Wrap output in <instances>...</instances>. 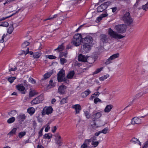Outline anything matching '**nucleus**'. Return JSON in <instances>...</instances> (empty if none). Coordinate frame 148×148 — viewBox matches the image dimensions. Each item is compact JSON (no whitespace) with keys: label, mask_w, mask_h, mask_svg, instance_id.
Wrapping results in <instances>:
<instances>
[{"label":"nucleus","mask_w":148,"mask_h":148,"mask_svg":"<svg viewBox=\"0 0 148 148\" xmlns=\"http://www.w3.org/2000/svg\"><path fill=\"white\" fill-rule=\"evenodd\" d=\"M55 143L59 146H60L62 144V140H61V138H55Z\"/></svg>","instance_id":"obj_23"},{"label":"nucleus","mask_w":148,"mask_h":148,"mask_svg":"<svg viewBox=\"0 0 148 148\" xmlns=\"http://www.w3.org/2000/svg\"><path fill=\"white\" fill-rule=\"evenodd\" d=\"M131 142L134 144H138L140 145H141L140 142L139 141V140L136 138L134 137L131 140Z\"/></svg>","instance_id":"obj_26"},{"label":"nucleus","mask_w":148,"mask_h":148,"mask_svg":"<svg viewBox=\"0 0 148 148\" xmlns=\"http://www.w3.org/2000/svg\"><path fill=\"white\" fill-rule=\"evenodd\" d=\"M101 101L97 97L95 98L94 99V103L97 104L98 102H101Z\"/></svg>","instance_id":"obj_53"},{"label":"nucleus","mask_w":148,"mask_h":148,"mask_svg":"<svg viewBox=\"0 0 148 148\" xmlns=\"http://www.w3.org/2000/svg\"><path fill=\"white\" fill-rule=\"evenodd\" d=\"M29 42L27 41H25L22 45V47L23 48H25L29 45Z\"/></svg>","instance_id":"obj_44"},{"label":"nucleus","mask_w":148,"mask_h":148,"mask_svg":"<svg viewBox=\"0 0 148 148\" xmlns=\"http://www.w3.org/2000/svg\"><path fill=\"white\" fill-rule=\"evenodd\" d=\"M15 120V118L12 117L8 119L7 120V123H8L10 124L14 122Z\"/></svg>","instance_id":"obj_37"},{"label":"nucleus","mask_w":148,"mask_h":148,"mask_svg":"<svg viewBox=\"0 0 148 148\" xmlns=\"http://www.w3.org/2000/svg\"><path fill=\"white\" fill-rule=\"evenodd\" d=\"M120 19L123 21L125 23L128 25L132 24L133 21L129 12H126L121 17Z\"/></svg>","instance_id":"obj_1"},{"label":"nucleus","mask_w":148,"mask_h":148,"mask_svg":"<svg viewBox=\"0 0 148 148\" xmlns=\"http://www.w3.org/2000/svg\"><path fill=\"white\" fill-rule=\"evenodd\" d=\"M119 53H117L112 55L110 57L111 58V59H112V60L116 58H118L119 57Z\"/></svg>","instance_id":"obj_34"},{"label":"nucleus","mask_w":148,"mask_h":148,"mask_svg":"<svg viewBox=\"0 0 148 148\" xmlns=\"http://www.w3.org/2000/svg\"><path fill=\"white\" fill-rule=\"evenodd\" d=\"M140 119L138 118L135 117L133 118L131 121L132 124L134 125L135 124H139L141 123Z\"/></svg>","instance_id":"obj_16"},{"label":"nucleus","mask_w":148,"mask_h":148,"mask_svg":"<svg viewBox=\"0 0 148 148\" xmlns=\"http://www.w3.org/2000/svg\"><path fill=\"white\" fill-rule=\"evenodd\" d=\"M127 26L125 25H119L115 26V28L118 33H123L125 32Z\"/></svg>","instance_id":"obj_4"},{"label":"nucleus","mask_w":148,"mask_h":148,"mask_svg":"<svg viewBox=\"0 0 148 148\" xmlns=\"http://www.w3.org/2000/svg\"><path fill=\"white\" fill-rule=\"evenodd\" d=\"M60 63L62 65H63L67 62V60L64 58H61L60 60Z\"/></svg>","instance_id":"obj_43"},{"label":"nucleus","mask_w":148,"mask_h":148,"mask_svg":"<svg viewBox=\"0 0 148 148\" xmlns=\"http://www.w3.org/2000/svg\"><path fill=\"white\" fill-rule=\"evenodd\" d=\"M63 44L59 45L58 47L54 49L55 51L58 50V52H59L61 51H62L63 49Z\"/></svg>","instance_id":"obj_35"},{"label":"nucleus","mask_w":148,"mask_h":148,"mask_svg":"<svg viewBox=\"0 0 148 148\" xmlns=\"http://www.w3.org/2000/svg\"><path fill=\"white\" fill-rule=\"evenodd\" d=\"M41 53L40 51L36 52L34 53L33 57L34 58H39L41 55Z\"/></svg>","instance_id":"obj_30"},{"label":"nucleus","mask_w":148,"mask_h":148,"mask_svg":"<svg viewBox=\"0 0 148 148\" xmlns=\"http://www.w3.org/2000/svg\"><path fill=\"white\" fill-rule=\"evenodd\" d=\"M66 88V86L62 85L58 88V92L61 94H65V90Z\"/></svg>","instance_id":"obj_12"},{"label":"nucleus","mask_w":148,"mask_h":148,"mask_svg":"<svg viewBox=\"0 0 148 148\" xmlns=\"http://www.w3.org/2000/svg\"><path fill=\"white\" fill-rule=\"evenodd\" d=\"M91 92L89 89H87L86 91L82 93L81 96L83 97H85L88 95Z\"/></svg>","instance_id":"obj_21"},{"label":"nucleus","mask_w":148,"mask_h":148,"mask_svg":"<svg viewBox=\"0 0 148 148\" xmlns=\"http://www.w3.org/2000/svg\"><path fill=\"white\" fill-rule=\"evenodd\" d=\"M52 72H47L44 75V78L43 79H46L50 77V76L52 75Z\"/></svg>","instance_id":"obj_27"},{"label":"nucleus","mask_w":148,"mask_h":148,"mask_svg":"<svg viewBox=\"0 0 148 148\" xmlns=\"http://www.w3.org/2000/svg\"><path fill=\"white\" fill-rule=\"evenodd\" d=\"M142 9L145 11H147L148 9V2L142 6Z\"/></svg>","instance_id":"obj_47"},{"label":"nucleus","mask_w":148,"mask_h":148,"mask_svg":"<svg viewBox=\"0 0 148 148\" xmlns=\"http://www.w3.org/2000/svg\"><path fill=\"white\" fill-rule=\"evenodd\" d=\"M83 36H82L80 34H75L73 36V39L71 43L75 46H79L82 42Z\"/></svg>","instance_id":"obj_2"},{"label":"nucleus","mask_w":148,"mask_h":148,"mask_svg":"<svg viewBox=\"0 0 148 148\" xmlns=\"http://www.w3.org/2000/svg\"><path fill=\"white\" fill-rule=\"evenodd\" d=\"M102 18V17H101V16H100L98 17L97 18V19H96V22H97V23L99 22L101 20Z\"/></svg>","instance_id":"obj_63"},{"label":"nucleus","mask_w":148,"mask_h":148,"mask_svg":"<svg viewBox=\"0 0 148 148\" xmlns=\"http://www.w3.org/2000/svg\"><path fill=\"white\" fill-rule=\"evenodd\" d=\"M99 144V142L98 141H92V145L94 147L97 146Z\"/></svg>","instance_id":"obj_49"},{"label":"nucleus","mask_w":148,"mask_h":148,"mask_svg":"<svg viewBox=\"0 0 148 148\" xmlns=\"http://www.w3.org/2000/svg\"><path fill=\"white\" fill-rule=\"evenodd\" d=\"M26 134V132H20L18 133V136L20 138H21L24 136Z\"/></svg>","instance_id":"obj_40"},{"label":"nucleus","mask_w":148,"mask_h":148,"mask_svg":"<svg viewBox=\"0 0 148 148\" xmlns=\"http://www.w3.org/2000/svg\"><path fill=\"white\" fill-rule=\"evenodd\" d=\"M143 94H144L143 92H140L138 94H137L136 95V97H141L142 96Z\"/></svg>","instance_id":"obj_56"},{"label":"nucleus","mask_w":148,"mask_h":148,"mask_svg":"<svg viewBox=\"0 0 148 148\" xmlns=\"http://www.w3.org/2000/svg\"><path fill=\"white\" fill-rule=\"evenodd\" d=\"M92 38L90 36H87L85 37H83L82 42L84 44H92Z\"/></svg>","instance_id":"obj_8"},{"label":"nucleus","mask_w":148,"mask_h":148,"mask_svg":"<svg viewBox=\"0 0 148 148\" xmlns=\"http://www.w3.org/2000/svg\"><path fill=\"white\" fill-rule=\"evenodd\" d=\"M109 77V75L108 74H107L103 76L100 77L99 78V79L100 81H103L104 79H107V78Z\"/></svg>","instance_id":"obj_38"},{"label":"nucleus","mask_w":148,"mask_h":148,"mask_svg":"<svg viewBox=\"0 0 148 148\" xmlns=\"http://www.w3.org/2000/svg\"><path fill=\"white\" fill-rule=\"evenodd\" d=\"M35 110L33 107H30L27 110V112L30 115H32L35 112Z\"/></svg>","instance_id":"obj_25"},{"label":"nucleus","mask_w":148,"mask_h":148,"mask_svg":"<svg viewBox=\"0 0 148 148\" xmlns=\"http://www.w3.org/2000/svg\"><path fill=\"white\" fill-rule=\"evenodd\" d=\"M52 137V134H45L43 136V138L45 139H49Z\"/></svg>","instance_id":"obj_36"},{"label":"nucleus","mask_w":148,"mask_h":148,"mask_svg":"<svg viewBox=\"0 0 148 148\" xmlns=\"http://www.w3.org/2000/svg\"><path fill=\"white\" fill-rule=\"evenodd\" d=\"M16 88L21 93L25 94L26 93L25 88L21 84H18L16 86Z\"/></svg>","instance_id":"obj_9"},{"label":"nucleus","mask_w":148,"mask_h":148,"mask_svg":"<svg viewBox=\"0 0 148 148\" xmlns=\"http://www.w3.org/2000/svg\"><path fill=\"white\" fill-rule=\"evenodd\" d=\"M91 46V44H84L83 49L85 52H88L90 50Z\"/></svg>","instance_id":"obj_14"},{"label":"nucleus","mask_w":148,"mask_h":148,"mask_svg":"<svg viewBox=\"0 0 148 148\" xmlns=\"http://www.w3.org/2000/svg\"><path fill=\"white\" fill-rule=\"evenodd\" d=\"M101 133L104 134H106L109 132L108 128V127L105 128L104 129L101 131H100Z\"/></svg>","instance_id":"obj_48"},{"label":"nucleus","mask_w":148,"mask_h":148,"mask_svg":"<svg viewBox=\"0 0 148 148\" xmlns=\"http://www.w3.org/2000/svg\"><path fill=\"white\" fill-rule=\"evenodd\" d=\"M75 74L74 71H69L66 76V77L68 79H71L73 78Z\"/></svg>","instance_id":"obj_20"},{"label":"nucleus","mask_w":148,"mask_h":148,"mask_svg":"<svg viewBox=\"0 0 148 148\" xmlns=\"http://www.w3.org/2000/svg\"><path fill=\"white\" fill-rule=\"evenodd\" d=\"M36 45L38 47V50H40L42 48V47H41L42 45L40 42H38L36 44Z\"/></svg>","instance_id":"obj_55"},{"label":"nucleus","mask_w":148,"mask_h":148,"mask_svg":"<svg viewBox=\"0 0 148 148\" xmlns=\"http://www.w3.org/2000/svg\"><path fill=\"white\" fill-rule=\"evenodd\" d=\"M101 41L103 43H106L108 42L109 37L105 34H101L100 36Z\"/></svg>","instance_id":"obj_13"},{"label":"nucleus","mask_w":148,"mask_h":148,"mask_svg":"<svg viewBox=\"0 0 148 148\" xmlns=\"http://www.w3.org/2000/svg\"><path fill=\"white\" fill-rule=\"evenodd\" d=\"M109 5V3L106 2L99 6L97 8V11L98 12H101L105 10Z\"/></svg>","instance_id":"obj_7"},{"label":"nucleus","mask_w":148,"mask_h":148,"mask_svg":"<svg viewBox=\"0 0 148 148\" xmlns=\"http://www.w3.org/2000/svg\"><path fill=\"white\" fill-rule=\"evenodd\" d=\"M29 81L33 84H35L36 83V81L32 77H30L29 79Z\"/></svg>","instance_id":"obj_52"},{"label":"nucleus","mask_w":148,"mask_h":148,"mask_svg":"<svg viewBox=\"0 0 148 148\" xmlns=\"http://www.w3.org/2000/svg\"><path fill=\"white\" fill-rule=\"evenodd\" d=\"M101 115V114L100 112H97L92 115V118L94 119V120H95L99 118Z\"/></svg>","instance_id":"obj_18"},{"label":"nucleus","mask_w":148,"mask_h":148,"mask_svg":"<svg viewBox=\"0 0 148 148\" xmlns=\"http://www.w3.org/2000/svg\"><path fill=\"white\" fill-rule=\"evenodd\" d=\"M58 81L64 78L65 76L64 71L62 69L58 73L57 75Z\"/></svg>","instance_id":"obj_11"},{"label":"nucleus","mask_w":148,"mask_h":148,"mask_svg":"<svg viewBox=\"0 0 148 148\" xmlns=\"http://www.w3.org/2000/svg\"><path fill=\"white\" fill-rule=\"evenodd\" d=\"M108 34L110 37L117 39H120L125 37V36H123L121 34H118L116 32L114 31L110 28L108 29Z\"/></svg>","instance_id":"obj_3"},{"label":"nucleus","mask_w":148,"mask_h":148,"mask_svg":"<svg viewBox=\"0 0 148 148\" xmlns=\"http://www.w3.org/2000/svg\"><path fill=\"white\" fill-rule=\"evenodd\" d=\"M23 52L24 53V54H25V55H26L28 53H29V54L31 55H32L34 54V53L32 51H29V48H27V50L26 51V53L25 52V51H23Z\"/></svg>","instance_id":"obj_45"},{"label":"nucleus","mask_w":148,"mask_h":148,"mask_svg":"<svg viewBox=\"0 0 148 148\" xmlns=\"http://www.w3.org/2000/svg\"><path fill=\"white\" fill-rule=\"evenodd\" d=\"M112 60L111 59V58L110 57L108 59L106 60L104 63L106 65H107L112 63Z\"/></svg>","instance_id":"obj_39"},{"label":"nucleus","mask_w":148,"mask_h":148,"mask_svg":"<svg viewBox=\"0 0 148 148\" xmlns=\"http://www.w3.org/2000/svg\"><path fill=\"white\" fill-rule=\"evenodd\" d=\"M16 78V77H11L8 78V80L10 83H12L14 81Z\"/></svg>","instance_id":"obj_42"},{"label":"nucleus","mask_w":148,"mask_h":148,"mask_svg":"<svg viewBox=\"0 0 148 148\" xmlns=\"http://www.w3.org/2000/svg\"><path fill=\"white\" fill-rule=\"evenodd\" d=\"M95 61L94 58L92 57H87L86 62L89 64L93 63Z\"/></svg>","instance_id":"obj_24"},{"label":"nucleus","mask_w":148,"mask_h":148,"mask_svg":"<svg viewBox=\"0 0 148 148\" xmlns=\"http://www.w3.org/2000/svg\"><path fill=\"white\" fill-rule=\"evenodd\" d=\"M87 57V56L82 54H80L78 56V61L82 62H86Z\"/></svg>","instance_id":"obj_15"},{"label":"nucleus","mask_w":148,"mask_h":148,"mask_svg":"<svg viewBox=\"0 0 148 148\" xmlns=\"http://www.w3.org/2000/svg\"><path fill=\"white\" fill-rule=\"evenodd\" d=\"M49 59H55L56 58V57L53 55H50L48 56V57Z\"/></svg>","instance_id":"obj_62"},{"label":"nucleus","mask_w":148,"mask_h":148,"mask_svg":"<svg viewBox=\"0 0 148 148\" xmlns=\"http://www.w3.org/2000/svg\"><path fill=\"white\" fill-rule=\"evenodd\" d=\"M140 1V0H136V1L135 4L134 5V8H136L137 6L138 5Z\"/></svg>","instance_id":"obj_57"},{"label":"nucleus","mask_w":148,"mask_h":148,"mask_svg":"<svg viewBox=\"0 0 148 148\" xmlns=\"http://www.w3.org/2000/svg\"><path fill=\"white\" fill-rule=\"evenodd\" d=\"M84 114L86 118L87 119H89L90 117L89 112L88 111L84 112Z\"/></svg>","instance_id":"obj_51"},{"label":"nucleus","mask_w":148,"mask_h":148,"mask_svg":"<svg viewBox=\"0 0 148 148\" xmlns=\"http://www.w3.org/2000/svg\"><path fill=\"white\" fill-rule=\"evenodd\" d=\"M9 25L8 23L6 21H5L2 23L1 24H0V26H3L5 27H7Z\"/></svg>","instance_id":"obj_46"},{"label":"nucleus","mask_w":148,"mask_h":148,"mask_svg":"<svg viewBox=\"0 0 148 148\" xmlns=\"http://www.w3.org/2000/svg\"><path fill=\"white\" fill-rule=\"evenodd\" d=\"M37 126V123L35 121H33V127L35 129Z\"/></svg>","instance_id":"obj_64"},{"label":"nucleus","mask_w":148,"mask_h":148,"mask_svg":"<svg viewBox=\"0 0 148 148\" xmlns=\"http://www.w3.org/2000/svg\"><path fill=\"white\" fill-rule=\"evenodd\" d=\"M14 29L13 25H11L7 30V32L9 34H11Z\"/></svg>","instance_id":"obj_32"},{"label":"nucleus","mask_w":148,"mask_h":148,"mask_svg":"<svg viewBox=\"0 0 148 148\" xmlns=\"http://www.w3.org/2000/svg\"><path fill=\"white\" fill-rule=\"evenodd\" d=\"M68 54V53L66 51L65 52H60V53L59 57L60 58H61L63 56H64V57L65 58H66L67 57V55Z\"/></svg>","instance_id":"obj_31"},{"label":"nucleus","mask_w":148,"mask_h":148,"mask_svg":"<svg viewBox=\"0 0 148 148\" xmlns=\"http://www.w3.org/2000/svg\"><path fill=\"white\" fill-rule=\"evenodd\" d=\"M88 145L87 144L84 142V143L82 145V148H88Z\"/></svg>","instance_id":"obj_58"},{"label":"nucleus","mask_w":148,"mask_h":148,"mask_svg":"<svg viewBox=\"0 0 148 148\" xmlns=\"http://www.w3.org/2000/svg\"><path fill=\"white\" fill-rule=\"evenodd\" d=\"M58 82H63L65 84H68L69 83V80L64 77L61 79Z\"/></svg>","instance_id":"obj_29"},{"label":"nucleus","mask_w":148,"mask_h":148,"mask_svg":"<svg viewBox=\"0 0 148 148\" xmlns=\"http://www.w3.org/2000/svg\"><path fill=\"white\" fill-rule=\"evenodd\" d=\"M38 94V93L34 90L30 88L29 92V97L30 98L33 97L34 96Z\"/></svg>","instance_id":"obj_17"},{"label":"nucleus","mask_w":148,"mask_h":148,"mask_svg":"<svg viewBox=\"0 0 148 148\" xmlns=\"http://www.w3.org/2000/svg\"><path fill=\"white\" fill-rule=\"evenodd\" d=\"M92 141L91 138L89 139L86 140L84 142L89 145V143L91 142Z\"/></svg>","instance_id":"obj_59"},{"label":"nucleus","mask_w":148,"mask_h":148,"mask_svg":"<svg viewBox=\"0 0 148 148\" xmlns=\"http://www.w3.org/2000/svg\"><path fill=\"white\" fill-rule=\"evenodd\" d=\"M113 107V106L112 105L110 104L107 105L104 109L105 112H109L111 111Z\"/></svg>","instance_id":"obj_22"},{"label":"nucleus","mask_w":148,"mask_h":148,"mask_svg":"<svg viewBox=\"0 0 148 148\" xmlns=\"http://www.w3.org/2000/svg\"><path fill=\"white\" fill-rule=\"evenodd\" d=\"M103 69V67H101L98 69H97L96 71L92 73L93 75L97 74L99 72H100Z\"/></svg>","instance_id":"obj_33"},{"label":"nucleus","mask_w":148,"mask_h":148,"mask_svg":"<svg viewBox=\"0 0 148 148\" xmlns=\"http://www.w3.org/2000/svg\"><path fill=\"white\" fill-rule=\"evenodd\" d=\"M148 147V140L144 143V145L142 148H147Z\"/></svg>","instance_id":"obj_61"},{"label":"nucleus","mask_w":148,"mask_h":148,"mask_svg":"<svg viewBox=\"0 0 148 148\" xmlns=\"http://www.w3.org/2000/svg\"><path fill=\"white\" fill-rule=\"evenodd\" d=\"M44 100L43 95H41L34 99L31 102L32 104H36L40 103Z\"/></svg>","instance_id":"obj_5"},{"label":"nucleus","mask_w":148,"mask_h":148,"mask_svg":"<svg viewBox=\"0 0 148 148\" xmlns=\"http://www.w3.org/2000/svg\"><path fill=\"white\" fill-rule=\"evenodd\" d=\"M26 116L24 114H21L18 115L17 117V119L21 121H23L25 119Z\"/></svg>","instance_id":"obj_19"},{"label":"nucleus","mask_w":148,"mask_h":148,"mask_svg":"<svg viewBox=\"0 0 148 148\" xmlns=\"http://www.w3.org/2000/svg\"><path fill=\"white\" fill-rule=\"evenodd\" d=\"M67 97H66L65 98H63L60 101V104L61 105L67 102Z\"/></svg>","instance_id":"obj_41"},{"label":"nucleus","mask_w":148,"mask_h":148,"mask_svg":"<svg viewBox=\"0 0 148 148\" xmlns=\"http://www.w3.org/2000/svg\"><path fill=\"white\" fill-rule=\"evenodd\" d=\"M23 84L24 86H25L26 87H28L29 86H31V85L29 84H27V81L25 80H24L23 81Z\"/></svg>","instance_id":"obj_60"},{"label":"nucleus","mask_w":148,"mask_h":148,"mask_svg":"<svg viewBox=\"0 0 148 148\" xmlns=\"http://www.w3.org/2000/svg\"><path fill=\"white\" fill-rule=\"evenodd\" d=\"M72 108L75 110V114H79L82 110V108L81 106L79 104H76L73 105Z\"/></svg>","instance_id":"obj_10"},{"label":"nucleus","mask_w":148,"mask_h":148,"mask_svg":"<svg viewBox=\"0 0 148 148\" xmlns=\"http://www.w3.org/2000/svg\"><path fill=\"white\" fill-rule=\"evenodd\" d=\"M58 14L54 15L53 17H51L50 16L47 19L44 20V21H46L48 20L52 19L53 18H56L57 17H58Z\"/></svg>","instance_id":"obj_50"},{"label":"nucleus","mask_w":148,"mask_h":148,"mask_svg":"<svg viewBox=\"0 0 148 148\" xmlns=\"http://www.w3.org/2000/svg\"><path fill=\"white\" fill-rule=\"evenodd\" d=\"M44 129V128L42 127V128L40 130L39 132H38V138L40 137L42 135V132H43V130Z\"/></svg>","instance_id":"obj_54"},{"label":"nucleus","mask_w":148,"mask_h":148,"mask_svg":"<svg viewBox=\"0 0 148 148\" xmlns=\"http://www.w3.org/2000/svg\"><path fill=\"white\" fill-rule=\"evenodd\" d=\"M53 110L51 106L44 107L42 112V114L43 115H45L46 114H49L51 113Z\"/></svg>","instance_id":"obj_6"},{"label":"nucleus","mask_w":148,"mask_h":148,"mask_svg":"<svg viewBox=\"0 0 148 148\" xmlns=\"http://www.w3.org/2000/svg\"><path fill=\"white\" fill-rule=\"evenodd\" d=\"M17 130V129L16 128H14L8 134L11 136H13V135L15 134Z\"/></svg>","instance_id":"obj_28"}]
</instances>
